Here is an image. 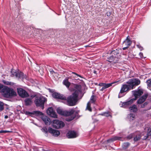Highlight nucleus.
Returning a JSON list of instances; mask_svg holds the SVG:
<instances>
[{"mask_svg": "<svg viewBox=\"0 0 151 151\" xmlns=\"http://www.w3.org/2000/svg\"><path fill=\"white\" fill-rule=\"evenodd\" d=\"M76 87L78 89L76 90L72 94L69 96L67 99L64 95L57 93L52 94V96L55 98L63 100H67V105L70 106H73L76 105L78 100L79 95L81 93V86L77 85Z\"/></svg>", "mask_w": 151, "mask_h": 151, "instance_id": "obj_1", "label": "nucleus"}, {"mask_svg": "<svg viewBox=\"0 0 151 151\" xmlns=\"http://www.w3.org/2000/svg\"><path fill=\"white\" fill-rule=\"evenodd\" d=\"M75 111V110L73 109H71L68 111H63L59 108L57 109V112L59 114L65 116H69L66 119V120L68 121H70L75 117L76 115L74 114Z\"/></svg>", "mask_w": 151, "mask_h": 151, "instance_id": "obj_2", "label": "nucleus"}, {"mask_svg": "<svg viewBox=\"0 0 151 151\" xmlns=\"http://www.w3.org/2000/svg\"><path fill=\"white\" fill-rule=\"evenodd\" d=\"M120 56V51L116 49L111 52V56L108 58V61L114 63H116L118 61Z\"/></svg>", "mask_w": 151, "mask_h": 151, "instance_id": "obj_3", "label": "nucleus"}, {"mask_svg": "<svg viewBox=\"0 0 151 151\" xmlns=\"http://www.w3.org/2000/svg\"><path fill=\"white\" fill-rule=\"evenodd\" d=\"M35 103L37 106H40L42 109H44V105L45 102L46 101V98L43 97H36Z\"/></svg>", "mask_w": 151, "mask_h": 151, "instance_id": "obj_4", "label": "nucleus"}, {"mask_svg": "<svg viewBox=\"0 0 151 151\" xmlns=\"http://www.w3.org/2000/svg\"><path fill=\"white\" fill-rule=\"evenodd\" d=\"M129 84L132 89L134 88L136 86L139 85L140 83V81L138 79H133L129 80L127 82Z\"/></svg>", "mask_w": 151, "mask_h": 151, "instance_id": "obj_5", "label": "nucleus"}, {"mask_svg": "<svg viewBox=\"0 0 151 151\" xmlns=\"http://www.w3.org/2000/svg\"><path fill=\"white\" fill-rule=\"evenodd\" d=\"M11 76L12 77L15 76L17 78L26 79V76H24V73L21 72L17 73V71L13 69H12L11 71Z\"/></svg>", "mask_w": 151, "mask_h": 151, "instance_id": "obj_6", "label": "nucleus"}, {"mask_svg": "<svg viewBox=\"0 0 151 151\" xmlns=\"http://www.w3.org/2000/svg\"><path fill=\"white\" fill-rule=\"evenodd\" d=\"M34 113L35 114L42 116L41 117V119L47 125H49L50 124L51 120L50 118L47 116H43V114L42 112L38 111H34Z\"/></svg>", "mask_w": 151, "mask_h": 151, "instance_id": "obj_7", "label": "nucleus"}, {"mask_svg": "<svg viewBox=\"0 0 151 151\" xmlns=\"http://www.w3.org/2000/svg\"><path fill=\"white\" fill-rule=\"evenodd\" d=\"M4 97L8 98L9 97V88L4 86L0 93Z\"/></svg>", "mask_w": 151, "mask_h": 151, "instance_id": "obj_8", "label": "nucleus"}, {"mask_svg": "<svg viewBox=\"0 0 151 151\" xmlns=\"http://www.w3.org/2000/svg\"><path fill=\"white\" fill-rule=\"evenodd\" d=\"M17 91L19 96L22 98H27L29 96L28 93L22 88H17Z\"/></svg>", "mask_w": 151, "mask_h": 151, "instance_id": "obj_9", "label": "nucleus"}, {"mask_svg": "<svg viewBox=\"0 0 151 151\" xmlns=\"http://www.w3.org/2000/svg\"><path fill=\"white\" fill-rule=\"evenodd\" d=\"M131 89H132L129 84L123 85L122 86L120 91L119 93V98L121 97L122 96L120 95L121 94L124 93L126 91H129Z\"/></svg>", "mask_w": 151, "mask_h": 151, "instance_id": "obj_10", "label": "nucleus"}, {"mask_svg": "<svg viewBox=\"0 0 151 151\" xmlns=\"http://www.w3.org/2000/svg\"><path fill=\"white\" fill-rule=\"evenodd\" d=\"M65 125L64 123L63 122L55 120L53 121V126L57 129L63 127Z\"/></svg>", "mask_w": 151, "mask_h": 151, "instance_id": "obj_11", "label": "nucleus"}, {"mask_svg": "<svg viewBox=\"0 0 151 151\" xmlns=\"http://www.w3.org/2000/svg\"><path fill=\"white\" fill-rule=\"evenodd\" d=\"M133 95L135 97L133 99L134 100H136L137 98L143 93V90L141 89H139L132 91Z\"/></svg>", "mask_w": 151, "mask_h": 151, "instance_id": "obj_12", "label": "nucleus"}, {"mask_svg": "<svg viewBox=\"0 0 151 151\" xmlns=\"http://www.w3.org/2000/svg\"><path fill=\"white\" fill-rule=\"evenodd\" d=\"M47 114L51 117L54 118L57 117V115L52 107L49 108L47 111Z\"/></svg>", "mask_w": 151, "mask_h": 151, "instance_id": "obj_13", "label": "nucleus"}, {"mask_svg": "<svg viewBox=\"0 0 151 151\" xmlns=\"http://www.w3.org/2000/svg\"><path fill=\"white\" fill-rule=\"evenodd\" d=\"M78 135V134L76 132L71 131H68L66 134V136L68 138H74Z\"/></svg>", "mask_w": 151, "mask_h": 151, "instance_id": "obj_14", "label": "nucleus"}, {"mask_svg": "<svg viewBox=\"0 0 151 151\" xmlns=\"http://www.w3.org/2000/svg\"><path fill=\"white\" fill-rule=\"evenodd\" d=\"M48 131L49 133L55 136H58L60 134L59 131L57 130L53 129L50 127H49L48 128Z\"/></svg>", "mask_w": 151, "mask_h": 151, "instance_id": "obj_15", "label": "nucleus"}, {"mask_svg": "<svg viewBox=\"0 0 151 151\" xmlns=\"http://www.w3.org/2000/svg\"><path fill=\"white\" fill-rule=\"evenodd\" d=\"M148 95L147 94H146L140 97L137 100V104H140L142 103L147 98Z\"/></svg>", "mask_w": 151, "mask_h": 151, "instance_id": "obj_16", "label": "nucleus"}, {"mask_svg": "<svg viewBox=\"0 0 151 151\" xmlns=\"http://www.w3.org/2000/svg\"><path fill=\"white\" fill-rule=\"evenodd\" d=\"M132 43L131 41L130 40V37L128 36L127 38L124 41L123 45L124 46L129 47L130 45Z\"/></svg>", "mask_w": 151, "mask_h": 151, "instance_id": "obj_17", "label": "nucleus"}, {"mask_svg": "<svg viewBox=\"0 0 151 151\" xmlns=\"http://www.w3.org/2000/svg\"><path fill=\"white\" fill-rule=\"evenodd\" d=\"M35 96H32V98H27L26 99L24 100V102L26 105L29 106L31 105L32 103V99H33Z\"/></svg>", "mask_w": 151, "mask_h": 151, "instance_id": "obj_18", "label": "nucleus"}, {"mask_svg": "<svg viewBox=\"0 0 151 151\" xmlns=\"http://www.w3.org/2000/svg\"><path fill=\"white\" fill-rule=\"evenodd\" d=\"M122 138L120 137L117 136L113 137L111 138L108 139L107 142H111L117 140H121Z\"/></svg>", "mask_w": 151, "mask_h": 151, "instance_id": "obj_19", "label": "nucleus"}, {"mask_svg": "<svg viewBox=\"0 0 151 151\" xmlns=\"http://www.w3.org/2000/svg\"><path fill=\"white\" fill-rule=\"evenodd\" d=\"M145 134H146V133L145 132H143L141 134L138 133L136 135V137H134V141L136 142L139 140L140 139L141 137Z\"/></svg>", "mask_w": 151, "mask_h": 151, "instance_id": "obj_20", "label": "nucleus"}, {"mask_svg": "<svg viewBox=\"0 0 151 151\" xmlns=\"http://www.w3.org/2000/svg\"><path fill=\"white\" fill-rule=\"evenodd\" d=\"M134 101V100L132 99L127 102H124L122 104V106L124 107H126L132 104L133 103Z\"/></svg>", "mask_w": 151, "mask_h": 151, "instance_id": "obj_21", "label": "nucleus"}, {"mask_svg": "<svg viewBox=\"0 0 151 151\" xmlns=\"http://www.w3.org/2000/svg\"><path fill=\"white\" fill-rule=\"evenodd\" d=\"M63 83L68 88L69 87L70 85V83L69 82L68 79H65L63 81Z\"/></svg>", "mask_w": 151, "mask_h": 151, "instance_id": "obj_22", "label": "nucleus"}, {"mask_svg": "<svg viewBox=\"0 0 151 151\" xmlns=\"http://www.w3.org/2000/svg\"><path fill=\"white\" fill-rule=\"evenodd\" d=\"M130 111L132 112H136L137 110V108L136 105H134L129 107Z\"/></svg>", "mask_w": 151, "mask_h": 151, "instance_id": "obj_23", "label": "nucleus"}, {"mask_svg": "<svg viewBox=\"0 0 151 151\" xmlns=\"http://www.w3.org/2000/svg\"><path fill=\"white\" fill-rule=\"evenodd\" d=\"M96 100V97L95 96L92 95L90 98V100L88 102L91 103H94Z\"/></svg>", "mask_w": 151, "mask_h": 151, "instance_id": "obj_24", "label": "nucleus"}, {"mask_svg": "<svg viewBox=\"0 0 151 151\" xmlns=\"http://www.w3.org/2000/svg\"><path fill=\"white\" fill-rule=\"evenodd\" d=\"M148 132L146 136H145L143 138V139H147L149 136H151V127L148 129Z\"/></svg>", "mask_w": 151, "mask_h": 151, "instance_id": "obj_25", "label": "nucleus"}, {"mask_svg": "<svg viewBox=\"0 0 151 151\" xmlns=\"http://www.w3.org/2000/svg\"><path fill=\"white\" fill-rule=\"evenodd\" d=\"M16 95V92L13 89L10 88V98L11 96H15Z\"/></svg>", "mask_w": 151, "mask_h": 151, "instance_id": "obj_26", "label": "nucleus"}, {"mask_svg": "<svg viewBox=\"0 0 151 151\" xmlns=\"http://www.w3.org/2000/svg\"><path fill=\"white\" fill-rule=\"evenodd\" d=\"M91 104L90 102H88L87 104V106L86 108V110H88L90 111H92V109L91 107Z\"/></svg>", "mask_w": 151, "mask_h": 151, "instance_id": "obj_27", "label": "nucleus"}, {"mask_svg": "<svg viewBox=\"0 0 151 151\" xmlns=\"http://www.w3.org/2000/svg\"><path fill=\"white\" fill-rule=\"evenodd\" d=\"M114 83H108V84H106L104 83V85L103 86L104 88L105 89L108 88L111 86H112V85Z\"/></svg>", "mask_w": 151, "mask_h": 151, "instance_id": "obj_28", "label": "nucleus"}, {"mask_svg": "<svg viewBox=\"0 0 151 151\" xmlns=\"http://www.w3.org/2000/svg\"><path fill=\"white\" fill-rule=\"evenodd\" d=\"M129 117L130 121L133 120L135 118V115L132 114H130L129 115Z\"/></svg>", "mask_w": 151, "mask_h": 151, "instance_id": "obj_29", "label": "nucleus"}, {"mask_svg": "<svg viewBox=\"0 0 151 151\" xmlns=\"http://www.w3.org/2000/svg\"><path fill=\"white\" fill-rule=\"evenodd\" d=\"M100 115L105 116L106 117L109 116H111L110 112L108 111L104 112L102 114H100Z\"/></svg>", "mask_w": 151, "mask_h": 151, "instance_id": "obj_30", "label": "nucleus"}, {"mask_svg": "<svg viewBox=\"0 0 151 151\" xmlns=\"http://www.w3.org/2000/svg\"><path fill=\"white\" fill-rule=\"evenodd\" d=\"M146 83L148 87L151 88V79L148 80L146 81Z\"/></svg>", "mask_w": 151, "mask_h": 151, "instance_id": "obj_31", "label": "nucleus"}, {"mask_svg": "<svg viewBox=\"0 0 151 151\" xmlns=\"http://www.w3.org/2000/svg\"><path fill=\"white\" fill-rule=\"evenodd\" d=\"M4 109V104L0 101V111H2Z\"/></svg>", "mask_w": 151, "mask_h": 151, "instance_id": "obj_32", "label": "nucleus"}, {"mask_svg": "<svg viewBox=\"0 0 151 151\" xmlns=\"http://www.w3.org/2000/svg\"><path fill=\"white\" fill-rule=\"evenodd\" d=\"M134 136V134H130L127 137V138L128 139H132Z\"/></svg>", "mask_w": 151, "mask_h": 151, "instance_id": "obj_33", "label": "nucleus"}, {"mask_svg": "<svg viewBox=\"0 0 151 151\" xmlns=\"http://www.w3.org/2000/svg\"><path fill=\"white\" fill-rule=\"evenodd\" d=\"M42 132L46 133L47 132V129L46 127H43L42 128Z\"/></svg>", "mask_w": 151, "mask_h": 151, "instance_id": "obj_34", "label": "nucleus"}, {"mask_svg": "<svg viewBox=\"0 0 151 151\" xmlns=\"http://www.w3.org/2000/svg\"><path fill=\"white\" fill-rule=\"evenodd\" d=\"M147 104V102H145L143 104H142L141 105L140 107L141 108H143L145 107V106Z\"/></svg>", "mask_w": 151, "mask_h": 151, "instance_id": "obj_35", "label": "nucleus"}, {"mask_svg": "<svg viewBox=\"0 0 151 151\" xmlns=\"http://www.w3.org/2000/svg\"><path fill=\"white\" fill-rule=\"evenodd\" d=\"M2 82L4 84H6V85H9V82L6 81L5 80H3L2 81Z\"/></svg>", "mask_w": 151, "mask_h": 151, "instance_id": "obj_36", "label": "nucleus"}, {"mask_svg": "<svg viewBox=\"0 0 151 151\" xmlns=\"http://www.w3.org/2000/svg\"><path fill=\"white\" fill-rule=\"evenodd\" d=\"M4 86V85H3L0 83V93L1 92Z\"/></svg>", "mask_w": 151, "mask_h": 151, "instance_id": "obj_37", "label": "nucleus"}, {"mask_svg": "<svg viewBox=\"0 0 151 151\" xmlns=\"http://www.w3.org/2000/svg\"><path fill=\"white\" fill-rule=\"evenodd\" d=\"M129 143L128 142L125 143L124 144V145L127 147L129 146Z\"/></svg>", "mask_w": 151, "mask_h": 151, "instance_id": "obj_38", "label": "nucleus"}, {"mask_svg": "<svg viewBox=\"0 0 151 151\" xmlns=\"http://www.w3.org/2000/svg\"><path fill=\"white\" fill-rule=\"evenodd\" d=\"M7 132H9V131H6L1 130V131H0V133H6Z\"/></svg>", "mask_w": 151, "mask_h": 151, "instance_id": "obj_39", "label": "nucleus"}, {"mask_svg": "<svg viewBox=\"0 0 151 151\" xmlns=\"http://www.w3.org/2000/svg\"><path fill=\"white\" fill-rule=\"evenodd\" d=\"M25 114L27 115H30L31 114H32V113L29 111H26L25 113Z\"/></svg>", "mask_w": 151, "mask_h": 151, "instance_id": "obj_40", "label": "nucleus"}, {"mask_svg": "<svg viewBox=\"0 0 151 151\" xmlns=\"http://www.w3.org/2000/svg\"><path fill=\"white\" fill-rule=\"evenodd\" d=\"M139 55L141 57V58H143V53L142 52H140L139 53Z\"/></svg>", "mask_w": 151, "mask_h": 151, "instance_id": "obj_41", "label": "nucleus"}, {"mask_svg": "<svg viewBox=\"0 0 151 151\" xmlns=\"http://www.w3.org/2000/svg\"><path fill=\"white\" fill-rule=\"evenodd\" d=\"M104 83H100L99 84V86H100L103 87Z\"/></svg>", "mask_w": 151, "mask_h": 151, "instance_id": "obj_42", "label": "nucleus"}, {"mask_svg": "<svg viewBox=\"0 0 151 151\" xmlns=\"http://www.w3.org/2000/svg\"><path fill=\"white\" fill-rule=\"evenodd\" d=\"M148 106H150V107L148 109H151V103H148Z\"/></svg>", "mask_w": 151, "mask_h": 151, "instance_id": "obj_43", "label": "nucleus"}, {"mask_svg": "<svg viewBox=\"0 0 151 151\" xmlns=\"http://www.w3.org/2000/svg\"><path fill=\"white\" fill-rule=\"evenodd\" d=\"M99 90L101 91H103L104 89H105V88H104L103 87H102V88H99Z\"/></svg>", "mask_w": 151, "mask_h": 151, "instance_id": "obj_44", "label": "nucleus"}, {"mask_svg": "<svg viewBox=\"0 0 151 151\" xmlns=\"http://www.w3.org/2000/svg\"><path fill=\"white\" fill-rule=\"evenodd\" d=\"M128 47L126 46V47L123 48V50H125L127 49Z\"/></svg>", "mask_w": 151, "mask_h": 151, "instance_id": "obj_45", "label": "nucleus"}, {"mask_svg": "<svg viewBox=\"0 0 151 151\" xmlns=\"http://www.w3.org/2000/svg\"><path fill=\"white\" fill-rule=\"evenodd\" d=\"M72 73H74V74H76V75L77 76H79L80 77H81V76L80 75H78L76 73H75L73 72Z\"/></svg>", "mask_w": 151, "mask_h": 151, "instance_id": "obj_46", "label": "nucleus"}, {"mask_svg": "<svg viewBox=\"0 0 151 151\" xmlns=\"http://www.w3.org/2000/svg\"><path fill=\"white\" fill-rule=\"evenodd\" d=\"M50 72H51V73L52 74H53L54 73H55L53 70L50 71Z\"/></svg>", "mask_w": 151, "mask_h": 151, "instance_id": "obj_47", "label": "nucleus"}, {"mask_svg": "<svg viewBox=\"0 0 151 151\" xmlns=\"http://www.w3.org/2000/svg\"><path fill=\"white\" fill-rule=\"evenodd\" d=\"M5 119H7L8 118V116H5L4 117Z\"/></svg>", "mask_w": 151, "mask_h": 151, "instance_id": "obj_48", "label": "nucleus"}, {"mask_svg": "<svg viewBox=\"0 0 151 151\" xmlns=\"http://www.w3.org/2000/svg\"><path fill=\"white\" fill-rule=\"evenodd\" d=\"M93 73H95V74H96V71H93Z\"/></svg>", "mask_w": 151, "mask_h": 151, "instance_id": "obj_49", "label": "nucleus"}, {"mask_svg": "<svg viewBox=\"0 0 151 151\" xmlns=\"http://www.w3.org/2000/svg\"><path fill=\"white\" fill-rule=\"evenodd\" d=\"M95 84L96 85H97L98 84L97 83H95Z\"/></svg>", "mask_w": 151, "mask_h": 151, "instance_id": "obj_50", "label": "nucleus"}, {"mask_svg": "<svg viewBox=\"0 0 151 151\" xmlns=\"http://www.w3.org/2000/svg\"><path fill=\"white\" fill-rule=\"evenodd\" d=\"M10 85H11V82H10Z\"/></svg>", "mask_w": 151, "mask_h": 151, "instance_id": "obj_51", "label": "nucleus"}, {"mask_svg": "<svg viewBox=\"0 0 151 151\" xmlns=\"http://www.w3.org/2000/svg\"><path fill=\"white\" fill-rule=\"evenodd\" d=\"M109 14H108V15H107V16H109Z\"/></svg>", "mask_w": 151, "mask_h": 151, "instance_id": "obj_52", "label": "nucleus"}, {"mask_svg": "<svg viewBox=\"0 0 151 151\" xmlns=\"http://www.w3.org/2000/svg\"><path fill=\"white\" fill-rule=\"evenodd\" d=\"M109 14H108V15H107V16H109Z\"/></svg>", "mask_w": 151, "mask_h": 151, "instance_id": "obj_53", "label": "nucleus"}]
</instances>
